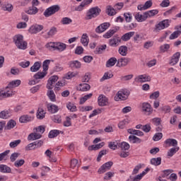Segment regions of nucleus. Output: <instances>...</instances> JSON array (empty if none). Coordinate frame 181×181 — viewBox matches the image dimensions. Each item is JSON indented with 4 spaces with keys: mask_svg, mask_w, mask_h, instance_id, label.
Here are the masks:
<instances>
[{
    "mask_svg": "<svg viewBox=\"0 0 181 181\" xmlns=\"http://www.w3.org/2000/svg\"><path fill=\"white\" fill-rule=\"evenodd\" d=\"M13 40L18 49L25 50L28 47V42L23 40V35L21 34L16 35Z\"/></svg>",
    "mask_w": 181,
    "mask_h": 181,
    "instance_id": "obj_1",
    "label": "nucleus"
},
{
    "mask_svg": "<svg viewBox=\"0 0 181 181\" xmlns=\"http://www.w3.org/2000/svg\"><path fill=\"white\" fill-rule=\"evenodd\" d=\"M101 13V8L98 6L90 8L86 13V16L85 19L86 21H90L94 18H97Z\"/></svg>",
    "mask_w": 181,
    "mask_h": 181,
    "instance_id": "obj_2",
    "label": "nucleus"
},
{
    "mask_svg": "<svg viewBox=\"0 0 181 181\" xmlns=\"http://www.w3.org/2000/svg\"><path fill=\"white\" fill-rule=\"evenodd\" d=\"M60 11V6L59 5L51 6L47 8L43 15L45 18H49V16H52V15H54V13L59 12Z\"/></svg>",
    "mask_w": 181,
    "mask_h": 181,
    "instance_id": "obj_3",
    "label": "nucleus"
},
{
    "mask_svg": "<svg viewBox=\"0 0 181 181\" xmlns=\"http://www.w3.org/2000/svg\"><path fill=\"white\" fill-rule=\"evenodd\" d=\"M141 112L144 115H152V112H153V109L152 108V106H151V104L143 103L141 104Z\"/></svg>",
    "mask_w": 181,
    "mask_h": 181,
    "instance_id": "obj_4",
    "label": "nucleus"
},
{
    "mask_svg": "<svg viewBox=\"0 0 181 181\" xmlns=\"http://www.w3.org/2000/svg\"><path fill=\"white\" fill-rule=\"evenodd\" d=\"M114 165V163L112 161H108L103 164L98 170V173L101 175L103 173H105L107 170H110L111 169V166Z\"/></svg>",
    "mask_w": 181,
    "mask_h": 181,
    "instance_id": "obj_5",
    "label": "nucleus"
},
{
    "mask_svg": "<svg viewBox=\"0 0 181 181\" xmlns=\"http://www.w3.org/2000/svg\"><path fill=\"white\" fill-rule=\"evenodd\" d=\"M44 26L42 25L35 24L32 25L28 32L32 35H36V33H39V32H42V30L44 29Z\"/></svg>",
    "mask_w": 181,
    "mask_h": 181,
    "instance_id": "obj_6",
    "label": "nucleus"
},
{
    "mask_svg": "<svg viewBox=\"0 0 181 181\" xmlns=\"http://www.w3.org/2000/svg\"><path fill=\"white\" fill-rule=\"evenodd\" d=\"M169 23H170V21H169V20H163L160 22H159V23H158L157 25H156V30H162L163 29H165V28H169Z\"/></svg>",
    "mask_w": 181,
    "mask_h": 181,
    "instance_id": "obj_7",
    "label": "nucleus"
},
{
    "mask_svg": "<svg viewBox=\"0 0 181 181\" xmlns=\"http://www.w3.org/2000/svg\"><path fill=\"white\" fill-rule=\"evenodd\" d=\"M59 80V76H52L48 79V82L47 83V88L48 90H52V88L54 87V84H56V82Z\"/></svg>",
    "mask_w": 181,
    "mask_h": 181,
    "instance_id": "obj_8",
    "label": "nucleus"
},
{
    "mask_svg": "<svg viewBox=\"0 0 181 181\" xmlns=\"http://www.w3.org/2000/svg\"><path fill=\"white\" fill-rule=\"evenodd\" d=\"M134 81L136 83H146V81H151V76L146 74L139 75L135 78Z\"/></svg>",
    "mask_w": 181,
    "mask_h": 181,
    "instance_id": "obj_9",
    "label": "nucleus"
},
{
    "mask_svg": "<svg viewBox=\"0 0 181 181\" xmlns=\"http://www.w3.org/2000/svg\"><path fill=\"white\" fill-rule=\"evenodd\" d=\"M110 26H111L110 23H103L96 28L95 32L96 33H103V32H105Z\"/></svg>",
    "mask_w": 181,
    "mask_h": 181,
    "instance_id": "obj_10",
    "label": "nucleus"
},
{
    "mask_svg": "<svg viewBox=\"0 0 181 181\" xmlns=\"http://www.w3.org/2000/svg\"><path fill=\"white\" fill-rule=\"evenodd\" d=\"M98 105L100 107H105L108 105V98L104 95H100L98 99Z\"/></svg>",
    "mask_w": 181,
    "mask_h": 181,
    "instance_id": "obj_11",
    "label": "nucleus"
},
{
    "mask_svg": "<svg viewBox=\"0 0 181 181\" xmlns=\"http://www.w3.org/2000/svg\"><path fill=\"white\" fill-rule=\"evenodd\" d=\"M179 59H180V52H176L171 57L169 64L170 66H175L179 62Z\"/></svg>",
    "mask_w": 181,
    "mask_h": 181,
    "instance_id": "obj_12",
    "label": "nucleus"
},
{
    "mask_svg": "<svg viewBox=\"0 0 181 181\" xmlns=\"http://www.w3.org/2000/svg\"><path fill=\"white\" fill-rule=\"evenodd\" d=\"M119 43H121V38L119 37H113L109 40V45L111 47H117L119 46Z\"/></svg>",
    "mask_w": 181,
    "mask_h": 181,
    "instance_id": "obj_13",
    "label": "nucleus"
},
{
    "mask_svg": "<svg viewBox=\"0 0 181 181\" xmlns=\"http://www.w3.org/2000/svg\"><path fill=\"white\" fill-rule=\"evenodd\" d=\"M13 95V92H12V90H8V89H6V90H0V100H2V98H8V97H12Z\"/></svg>",
    "mask_w": 181,
    "mask_h": 181,
    "instance_id": "obj_14",
    "label": "nucleus"
},
{
    "mask_svg": "<svg viewBox=\"0 0 181 181\" xmlns=\"http://www.w3.org/2000/svg\"><path fill=\"white\" fill-rule=\"evenodd\" d=\"M131 62L129 58H121L117 60V67H125V66L128 65V63Z\"/></svg>",
    "mask_w": 181,
    "mask_h": 181,
    "instance_id": "obj_15",
    "label": "nucleus"
},
{
    "mask_svg": "<svg viewBox=\"0 0 181 181\" xmlns=\"http://www.w3.org/2000/svg\"><path fill=\"white\" fill-rule=\"evenodd\" d=\"M119 30V27H115L112 30H108L104 35L103 37L105 39H110V37H112L114 36L115 33H117Z\"/></svg>",
    "mask_w": 181,
    "mask_h": 181,
    "instance_id": "obj_16",
    "label": "nucleus"
},
{
    "mask_svg": "<svg viewBox=\"0 0 181 181\" xmlns=\"http://www.w3.org/2000/svg\"><path fill=\"white\" fill-rule=\"evenodd\" d=\"M129 95V91L128 90H122L119 91L117 93V97L119 100H122V101H125L128 98V96Z\"/></svg>",
    "mask_w": 181,
    "mask_h": 181,
    "instance_id": "obj_17",
    "label": "nucleus"
},
{
    "mask_svg": "<svg viewBox=\"0 0 181 181\" xmlns=\"http://www.w3.org/2000/svg\"><path fill=\"white\" fill-rule=\"evenodd\" d=\"M152 6V1L149 0L147 1L144 5H139L137 6V9L139 11H146V9H149Z\"/></svg>",
    "mask_w": 181,
    "mask_h": 181,
    "instance_id": "obj_18",
    "label": "nucleus"
},
{
    "mask_svg": "<svg viewBox=\"0 0 181 181\" xmlns=\"http://www.w3.org/2000/svg\"><path fill=\"white\" fill-rule=\"evenodd\" d=\"M69 66L72 70H74L76 69H81V62L75 60V61H71L69 62Z\"/></svg>",
    "mask_w": 181,
    "mask_h": 181,
    "instance_id": "obj_19",
    "label": "nucleus"
},
{
    "mask_svg": "<svg viewBox=\"0 0 181 181\" xmlns=\"http://www.w3.org/2000/svg\"><path fill=\"white\" fill-rule=\"evenodd\" d=\"M21 83H22V81L19 79L12 81L6 87V90H8V88H15V87H19V86H21Z\"/></svg>",
    "mask_w": 181,
    "mask_h": 181,
    "instance_id": "obj_20",
    "label": "nucleus"
},
{
    "mask_svg": "<svg viewBox=\"0 0 181 181\" xmlns=\"http://www.w3.org/2000/svg\"><path fill=\"white\" fill-rule=\"evenodd\" d=\"M19 121L21 122V124H26V122L33 121V117L29 116L28 115H23L20 117Z\"/></svg>",
    "mask_w": 181,
    "mask_h": 181,
    "instance_id": "obj_21",
    "label": "nucleus"
},
{
    "mask_svg": "<svg viewBox=\"0 0 181 181\" xmlns=\"http://www.w3.org/2000/svg\"><path fill=\"white\" fill-rule=\"evenodd\" d=\"M42 138V134L40 133H31L28 136V141H36V139H40Z\"/></svg>",
    "mask_w": 181,
    "mask_h": 181,
    "instance_id": "obj_22",
    "label": "nucleus"
},
{
    "mask_svg": "<svg viewBox=\"0 0 181 181\" xmlns=\"http://www.w3.org/2000/svg\"><path fill=\"white\" fill-rule=\"evenodd\" d=\"M134 18L137 22H145L147 19V16L146 13H144V14H141L139 13H136L134 16Z\"/></svg>",
    "mask_w": 181,
    "mask_h": 181,
    "instance_id": "obj_23",
    "label": "nucleus"
},
{
    "mask_svg": "<svg viewBox=\"0 0 181 181\" xmlns=\"http://www.w3.org/2000/svg\"><path fill=\"white\" fill-rule=\"evenodd\" d=\"M40 67H42V62H35L30 69L32 73H36V71H39L40 70Z\"/></svg>",
    "mask_w": 181,
    "mask_h": 181,
    "instance_id": "obj_24",
    "label": "nucleus"
},
{
    "mask_svg": "<svg viewBox=\"0 0 181 181\" xmlns=\"http://www.w3.org/2000/svg\"><path fill=\"white\" fill-rule=\"evenodd\" d=\"M47 108L52 114H56L59 111V107L56 105L48 104Z\"/></svg>",
    "mask_w": 181,
    "mask_h": 181,
    "instance_id": "obj_25",
    "label": "nucleus"
},
{
    "mask_svg": "<svg viewBox=\"0 0 181 181\" xmlns=\"http://www.w3.org/2000/svg\"><path fill=\"white\" fill-rule=\"evenodd\" d=\"M134 35L135 32L134 31L127 33L122 36V40H123L124 42H128V40H129V39H131Z\"/></svg>",
    "mask_w": 181,
    "mask_h": 181,
    "instance_id": "obj_26",
    "label": "nucleus"
},
{
    "mask_svg": "<svg viewBox=\"0 0 181 181\" xmlns=\"http://www.w3.org/2000/svg\"><path fill=\"white\" fill-rule=\"evenodd\" d=\"M127 132L132 135H136L137 136H144V133L141 130H136L134 129H127Z\"/></svg>",
    "mask_w": 181,
    "mask_h": 181,
    "instance_id": "obj_27",
    "label": "nucleus"
},
{
    "mask_svg": "<svg viewBox=\"0 0 181 181\" xmlns=\"http://www.w3.org/2000/svg\"><path fill=\"white\" fill-rule=\"evenodd\" d=\"M16 127V122L13 119H11L8 122L7 125L4 127V129L6 131H8L9 129H12V128H15Z\"/></svg>",
    "mask_w": 181,
    "mask_h": 181,
    "instance_id": "obj_28",
    "label": "nucleus"
},
{
    "mask_svg": "<svg viewBox=\"0 0 181 181\" xmlns=\"http://www.w3.org/2000/svg\"><path fill=\"white\" fill-rule=\"evenodd\" d=\"M46 74H47V72H41V71H38L37 73H36L33 77L35 78V80H42V78H45V77H46Z\"/></svg>",
    "mask_w": 181,
    "mask_h": 181,
    "instance_id": "obj_29",
    "label": "nucleus"
},
{
    "mask_svg": "<svg viewBox=\"0 0 181 181\" xmlns=\"http://www.w3.org/2000/svg\"><path fill=\"white\" fill-rule=\"evenodd\" d=\"M67 47V45L63 42H57L56 50L59 52H64Z\"/></svg>",
    "mask_w": 181,
    "mask_h": 181,
    "instance_id": "obj_30",
    "label": "nucleus"
},
{
    "mask_svg": "<svg viewBox=\"0 0 181 181\" xmlns=\"http://www.w3.org/2000/svg\"><path fill=\"white\" fill-rule=\"evenodd\" d=\"M162 163V158H153L151 159V164L153 165L154 166H159Z\"/></svg>",
    "mask_w": 181,
    "mask_h": 181,
    "instance_id": "obj_31",
    "label": "nucleus"
},
{
    "mask_svg": "<svg viewBox=\"0 0 181 181\" xmlns=\"http://www.w3.org/2000/svg\"><path fill=\"white\" fill-rule=\"evenodd\" d=\"M45 115H46V112L42 108H38L37 112V119H43Z\"/></svg>",
    "mask_w": 181,
    "mask_h": 181,
    "instance_id": "obj_32",
    "label": "nucleus"
},
{
    "mask_svg": "<svg viewBox=\"0 0 181 181\" xmlns=\"http://www.w3.org/2000/svg\"><path fill=\"white\" fill-rule=\"evenodd\" d=\"M117 63V58L115 57H111L106 62V67H112L115 66V64Z\"/></svg>",
    "mask_w": 181,
    "mask_h": 181,
    "instance_id": "obj_33",
    "label": "nucleus"
},
{
    "mask_svg": "<svg viewBox=\"0 0 181 181\" xmlns=\"http://www.w3.org/2000/svg\"><path fill=\"white\" fill-rule=\"evenodd\" d=\"M106 13L109 16H114V15L117 14V11H115V8H112L111 6H107Z\"/></svg>",
    "mask_w": 181,
    "mask_h": 181,
    "instance_id": "obj_34",
    "label": "nucleus"
},
{
    "mask_svg": "<svg viewBox=\"0 0 181 181\" xmlns=\"http://www.w3.org/2000/svg\"><path fill=\"white\" fill-rule=\"evenodd\" d=\"M119 53L122 56H126L127 54H128V47L125 45L119 47Z\"/></svg>",
    "mask_w": 181,
    "mask_h": 181,
    "instance_id": "obj_35",
    "label": "nucleus"
},
{
    "mask_svg": "<svg viewBox=\"0 0 181 181\" xmlns=\"http://www.w3.org/2000/svg\"><path fill=\"white\" fill-rule=\"evenodd\" d=\"M129 141L130 142H132V144H141V142H142V140L141 139L134 135L129 136Z\"/></svg>",
    "mask_w": 181,
    "mask_h": 181,
    "instance_id": "obj_36",
    "label": "nucleus"
},
{
    "mask_svg": "<svg viewBox=\"0 0 181 181\" xmlns=\"http://www.w3.org/2000/svg\"><path fill=\"white\" fill-rule=\"evenodd\" d=\"M91 86L88 83H81L79 85L80 91H89Z\"/></svg>",
    "mask_w": 181,
    "mask_h": 181,
    "instance_id": "obj_37",
    "label": "nucleus"
},
{
    "mask_svg": "<svg viewBox=\"0 0 181 181\" xmlns=\"http://www.w3.org/2000/svg\"><path fill=\"white\" fill-rule=\"evenodd\" d=\"M118 147L120 148L122 151H128V149H129L130 148V146H129V144L125 141H123L118 144Z\"/></svg>",
    "mask_w": 181,
    "mask_h": 181,
    "instance_id": "obj_38",
    "label": "nucleus"
},
{
    "mask_svg": "<svg viewBox=\"0 0 181 181\" xmlns=\"http://www.w3.org/2000/svg\"><path fill=\"white\" fill-rule=\"evenodd\" d=\"M166 145H169V146H177V141L175 139H168L165 141Z\"/></svg>",
    "mask_w": 181,
    "mask_h": 181,
    "instance_id": "obj_39",
    "label": "nucleus"
},
{
    "mask_svg": "<svg viewBox=\"0 0 181 181\" xmlns=\"http://www.w3.org/2000/svg\"><path fill=\"white\" fill-rule=\"evenodd\" d=\"M39 12V9H37V7L31 6L29 8V9L26 11V13L28 15H36Z\"/></svg>",
    "mask_w": 181,
    "mask_h": 181,
    "instance_id": "obj_40",
    "label": "nucleus"
},
{
    "mask_svg": "<svg viewBox=\"0 0 181 181\" xmlns=\"http://www.w3.org/2000/svg\"><path fill=\"white\" fill-rule=\"evenodd\" d=\"M47 95L49 97L51 101H56V95L54 94V91L52 90V89H49L47 93Z\"/></svg>",
    "mask_w": 181,
    "mask_h": 181,
    "instance_id": "obj_41",
    "label": "nucleus"
},
{
    "mask_svg": "<svg viewBox=\"0 0 181 181\" xmlns=\"http://www.w3.org/2000/svg\"><path fill=\"white\" fill-rule=\"evenodd\" d=\"M105 49H107V45H100L96 47L95 53L96 54H101V53H103Z\"/></svg>",
    "mask_w": 181,
    "mask_h": 181,
    "instance_id": "obj_42",
    "label": "nucleus"
},
{
    "mask_svg": "<svg viewBox=\"0 0 181 181\" xmlns=\"http://www.w3.org/2000/svg\"><path fill=\"white\" fill-rule=\"evenodd\" d=\"M0 172L2 173H11V170L8 165H0Z\"/></svg>",
    "mask_w": 181,
    "mask_h": 181,
    "instance_id": "obj_43",
    "label": "nucleus"
},
{
    "mask_svg": "<svg viewBox=\"0 0 181 181\" xmlns=\"http://www.w3.org/2000/svg\"><path fill=\"white\" fill-rule=\"evenodd\" d=\"M146 16L148 18H152V16H155V15H158L159 13V11L158 10H151L145 12Z\"/></svg>",
    "mask_w": 181,
    "mask_h": 181,
    "instance_id": "obj_44",
    "label": "nucleus"
},
{
    "mask_svg": "<svg viewBox=\"0 0 181 181\" xmlns=\"http://www.w3.org/2000/svg\"><path fill=\"white\" fill-rule=\"evenodd\" d=\"M114 77V74L110 72H106L104 74L103 76L100 79V81H104L105 80H110V78H112Z\"/></svg>",
    "mask_w": 181,
    "mask_h": 181,
    "instance_id": "obj_45",
    "label": "nucleus"
},
{
    "mask_svg": "<svg viewBox=\"0 0 181 181\" xmlns=\"http://www.w3.org/2000/svg\"><path fill=\"white\" fill-rule=\"evenodd\" d=\"M151 122L156 127H158V125L162 124V119L160 117H154L151 119Z\"/></svg>",
    "mask_w": 181,
    "mask_h": 181,
    "instance_id": "obj_46",
    "label": "nucleus"
},
{
    "mask_svg": "<svg viewBox=\"0 0 181 181\" xmlns=\"http://www.w3.org/2000/svg\"><path fill=\"white\" fill-rule=\"evenodd\" d=\"M170 49V45L169 44H164L160 47V53H166Z\"/></svg>",
    "mask_w": 181,
    "mask_h": 181,
    "instance_id": "obj_47",
    "label": "nucleus"
},
{
    "mask_svg": "<svg viewBox=\"0 0 181 181\" xmlns=\"http://www.w3.org/2000/svg\"><path fill=\"white\" fill-rule=\"evenodd\" d=\"M87 34H83L81 38V42L84 46H88V39Z\"/></svg>",
    "mask_w": 181,
    "mask_h": 181,
    "instance_id": "obj_48",
    "label": "nucleus"
},
{
    "mask_svg": "<svg viewBox=\"0 0 181 181\" xmlns=\"http://www.w3.org/2000/svg\"><path fill=\"white\" fill-rule=\"evenodd\" d=\"M49 64H50V60L46 59L42 63V69L44 73H46L49 70Z\"/></svg>",
    "mask_w": 181,
    "mask_h": 181,
    "instance_id": "obj_49",
    "label": "nucleus"
},
{
    "mask_svg": "<svg viewBox=\"0 0 181 181\" xmlns=\"http://www.w3.org/2000/svg\"><path fill=\"white\" fill-rule=\"evenodd\" d=\"M181 35V30H176L170 35V40L177 39Z\"/></svg>",
    "mask_w": 181,
    "mask_h": 181,
    "instance_id": "obj_50",
    "label": "nucleus"
},
{
    "mask_svg": "<svg viewBox=\"0 0 181 181\" xmlns=\"http://www.w3.org/2000/svg\"><path fill=\"white\" fill-rule=\"evenodd\" d=\"M60 134V131L57 130V129H54V130H51L49 133V138H56V136H57V135H59Z\"/></svg>",
    "mask_w": 181,
    "mask_h": 181,
    "instance_id": "obj_51",
    "label": "nucleus"
},
{
    "mask_svg": "<svg viewBox=\"0 0 181 181\" xmlns=\"http://www.w3.org/2000/svg\"><path fill=\"white\" fill-rule=\"evenodd\" d=\"M56 46H57V42H48L46 45L45 47L48 49V50H56Z\"/></svg>",
    "mask_w": 181,
    "mask_h": 181,
    "instance_id": "obj_52",
    "label": "nucleus"
},
{
    "mask_svg": "<svg viewBox=\"0 0 181 181\" xmlns=\"http://www.w3.org/2000/svg\"><path fill=\"white\" fill-rule=\"evenodd\" d=\"M119 144H118V142L117 141H110L108 144V146L110 149H112V151H115V149H117Z\"/></svg>",
    "mask_w": 181,
    "mask_h": 181,
    "instance_id": "obj_53",
    "label": "nucleus"
},
{
    "mask_svg": "<svg viewBox=\"0 0 181 181\" xmlns=\"http://www.w3.org/2000/svg\"><path fill=\"white\" fill-rule=\"evenodd\" d=\"M93 97V93H89L88 95H84L83 98L80 100V104H84L87 100H90Z\"/></svg>",
    "mask_w": 181,
    "mask_h": 181,
    "instance_id": "obj_54",
    "label": "nucleus"
},
{
    "mask_svg": "<svg viewBox=\"0 0 181 181\" xmlns=\"http://www.w3.org/2000/svg\"><path fill=\"white\" fill-rule=\"evenodd\" d=\"M0 118H2L3 119H6L7 118H9V111L8 110H3L0 112Z\"/></svg>",
    "mask_w": 181,
    "mask_h": 181,
    "instance_id": "obj_55",
    "label": "nucleus"
},
{
    "mask_svg": "<svg viewBox=\"0 0 181 181\" xmlns=\"http://www.w3.org/2000/svg\"><path fill=\"white\" fill-rule=\"evenodd\" d=\"M4 11H7L8 12H12L13 10V6L11 4H4L2 7Z\"/></svg>",
    "mask_w": 181,
    "mask_h": 181,
    "instance_id": "obj_56",
    "label": "nucleus"
},
{
    "mask_svg": "<svg viewBox=\"0 0 181 181\" xmlns=\"http://www.w3.org/2000/svg\"><path fill=\"white\" fill-rule=\"evenodd\" d=\"M128 124H129V120L128 119H124L119 123L118 127L121 129H124V127H125V125H128Z\"/></svg>",
    "mask_w": 181,
    "mask_h": 181,
    "instance_id": "obj_57",
    "label": "nucleus"
},
{
    "mask_svg": "<svg viewBox=\"0 0 181 181\" xmlns=\"http://www.w3.org/2000/svg\"><path fill=\"white\" fill-rule=\"evenodd\" d=\"M177 151H179V147L177 146L170 148V151L168 152V156H173L175 153L177 152Z\"/></svg>",
    "mask_w": 181,
    "mask_h": 181,
    "instance_id": "obj_58",
    "label": "nucleus"
},
{
    "mask_svg": "<svg viewBox=\"0 0 181 181\" xmlns=\"http://www.w3.org/2000/svg\"><path fill=\"white\" fill-rule=\"evenodd\" d=\"M71 22H73V20H71L69 17H64L61 21V23H62V25H70Z\"/></svg>",
    "mask_w": 181,
    "mask_h": 181,
    "instance_id": "obj_59",
    "label": "nucleus"
},
{
    "mask_svg": "<svg viewBox=\"0 0 181 181\" xmlns=\"http://www.w3.org/2000/svg\"><path fill=\"white\" fill-rule=\"evenodd\" d=\"M23 165H25V160L23 159L17 160L14 163L16 168H21V166H23Z\"/></svg>",
    "mask_w": 181,
    "mask_h": 181,
    "instance_id": "obj_60",
    "label": "nucleus"
},
{
    "mask_svg": "<svg viewBox=\"0 0 181 181\" xmlns=\"http://www.w3.org/2000/svg\"><path fill=\"white\" fill-rule=\"evenodd\" d=\"M21 142H22V141L21 139H18V140L11 141L9 144V146H10V148H16V146H18V145H19L21 144Z\"/></svg>",
    "mask_w": 181,
    "mask_h": 181,
    "instance_id": "obj_61",
    "label": "nucleus"
},
{
    "mask_svg": "<svg viewBox=\"0 0 181 181\" xmlns=\"http://www.w3.org/2000/svg\"><path fill=\"white\" fill-rule=\"evenodd\" d=\"M124 17L125 18L126 22H131V21H132V14L130 13H124Z\"/></svg>",
    "mask_w": 181,
    "mask_h": 181,
    "instance_id": "obj_62",
    "label": "nucleus"
},
{
    "mask_svg": "<svg viewBox=\"0 0 181 181\" xmlns=\"http://www.w3.org/2000/svg\"><path fill=\"white\" fill-rule=\"evenodd\" d=\"M151 129H152V127H151L150 124H146V125H143L142 127V131H144L146 133L150 132Z\"/></svg>",
    "mask_w": 181,
    "mask_h": 181,
    "instance_id": "obj_63",
    "label": "nucleus"
},
{
    "mask_svg": "<svg viewBox=\"0 0 181 181\" xmlns=\"http://www.w3.org/2000/svg\"><path fill=\"white\" fill-rule=\"evenodd\" d=\"M33 144H34L33 149H36V148H40V146L43 145V141L42 140L35 141L33 142Z\"/></svg>",
    "mask_w": 181,
    "mask_h": 181,
    "instance_id": "obj_64",
    "label": "nucleus"
}]
</instances>
